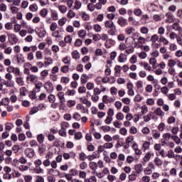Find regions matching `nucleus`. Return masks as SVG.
<instances>
[{
	"label": "nucleus",
	"instance_id": "f8f14e48",
	"mask_svg": "<svg viewBox=\"0 0 182 182\" xmlns=\"http://www.w3.org/2000/svg\"><path fill=\"white\" fill-rule=\"evenodd\" d=\"M144 43H146V38L143 36H139L137 39V42L135 43L134 48L136 46L139 48V45L141 46L144 45Z\"/></svg>",
	"mask_w": 182,
	"mask_h": 182
},
{
	"label": "nucleus",
	"instance_id": "4468645a",
	"mask_svg": "<svg viewBox=\"0 0 182 182\" xmlns=\"http://www.w3.org/2000/svg\"><path fill=\"white\" fill-rule=\"evenodd\" d=\"M57 96L60 100V103L61 105H63L66 102V100L65 99V93L63 92H59L57 94Z\"/></svg>",
	"mask_w": 182,
	"mask_h": 182
},
{
	"label": "nucleus",
	"instance_id": "a18cd8bd",
	"mask_svg": "<svg viewBox=\"0 0 182 182\" xmlns=\"http://www.w3.org/2000/svg\"><path fill=\"white\" fill-rule=\"evenodd\" d=\"M140 31L141 33H143V35H147V33H149V28L146 26H142L140 28Z\"/></svg>",
	"mask_w": 182,
	"mask_h": 182
},
{
	"label": "nucleus",
	"instance_id": "1a4fd4ad",
	"mask_svg": "<svg viewBox=\"0 0 182 182\" xmlns=\"http://www.w3.org/2000/svg\"><path fill=\"white\" fill-rule=\"evenodd\" d=\"M127 87L128 89V95L129 96H134V90H133L134 86H133V83L128 82L127 85Z\"/></svg>",
	"mask_w": 182,
	"mask_h": 182
},
{
	"label": "nucleus",
	"instance_id": "6e6d98bb",
	"mask_svg": "<svg viewBox=\"0 0 182 182\" xmlns=\"http://www.w3.org/2000/svg\"><path fill=\"white\" fill-rule=\"evenodd\" d=\"M117 120H124V114L122 112H118L116 115Z\"/></svg>",
	"mask_w": 182,
	"mask_h": 182
},
{
	"label": "nucleus",
	"instance_id": "a211bd4d",
	"mask_svg": "<svg viewBox=\"0 0 182 182\" xmlns=\"http://www.w3.org/2000/svg\"><path fill=\"white\" fill-rule=\"evenodd\" d=\"M164 18V15H163L162 14H155L153 16V19L154 22H160V21H161Z\"/></svg>",
	"mask_w": 182,
	"mask_h": 182
},
{
	"label": "nucleus",
	"instance_id": "f3484780",
	"mask_svg": "<svg viewBox=\"0 0 182 182\" xmlns=\"http://www.w3.org/2000/svg\"><path fill=\"white\" fill-rule=\"evenodd\" d=\"M4 86L6 87H14L15 82L12 80H7L4 81Z\"/></svg>",
	"mask_w": 182,
	"mask_h": 182
},
{
	"label": "nucleus",
	"instance_id": "9d476101",
	"mask_svg": "<svg viewBox=\"0 0 182 182\" xmlns=\"http://www.w3.org/2000/svg\"><path fill=\"white\" fill-rule=\"evenodd\" d=\"M154 120L156 119V116L153 115V112H150L148 114L144 116V121L147 123L148 122H150V120Z\"/></svg>",
	"mask_w": 182,
	"mask_h": 182
},
{
	"label": "nucleus",
	"instance_id": "f704fd0d",
	"mask_svg": "<svg viewBox=\"0 0 182 182\" xmlns=\"http://www.w3.org/2000/svg\"><path fill=\"white\" fill-rule=\"evenodd\" d=\"M87 8L90 12H93L96 9L95 6V4H93V3H89L87 6Z\"/></svg>",
	"mask_w": 182,
	"mask_h": 182
},
{
	"label": "nucleus",
	"instance_id": "7c9ffc66",
	"mask_svg": "<svg viewBox=\"0 0 182 182\" xmlns=\"http://www.w3.org/2000/svg\"><path fill=\"white\" fill-rule=\"evenodd\" d=\"M86 31L85 30H80L77 32V35L79 36V38H80L81 39H83V38H85L86 36Z\"/></svg>",
	"mask_w": 182,
	"mask_h": 182
},
{
	"label": "nucleus",
	"instance_id": "c756f323",
	"mask_svg": "<svg viewBox=\"0 0 182 182\" xmlns=\"http://www.w3.org/2000/svg\"><path fill=\"white\" fill-rule=\"evenodd\" d=\"M87 79H89V77L87 76V75L86 74L82 75L80 77L81 83H82V85H85V83L87 82Z\"/></svg>",
	"mask_w": 182,
	"mask_h": 182
},
{
	"label": "nucleus",
	"instance_id": "4d7b16f0",
	"mask_svg": "<svg viewBox=\"0 0 182 182\" xmlns=\"http://www.w3.org/2000/svg\"><path fill=\"white\" fill-rule=\"evenodd\" d=\"M29 9L31 12H36L38 11V6L36 4H31L29 6Z\"/></svg>",
	"mask_w": 182,
	"mask_h": 182
},
{
	"label": "nucleus",
	"instance_id": "72a5a7b5",
	"mask_svg": "<svg viewBox=\"0 0 182 182\" xmlns=\"http://www.w3.org/2000/svg\"><path fill=\"white\" fill-rule=\"evenodd\" d=\"M67 16L69 19H72L76 16V13H75L73 10H70L67 14Z\"/></svg>",
	"mask_w": 182,
	"mask_h": 182
},
{
	"label": "nucleus",
	"instance_id": "8fccbe9b",
	"mask_svg": "<svg viewBox=\"0 0 182 182\" xmlns=\"http://www.w3.org/2000/svg\"><path fill=\"white\" fill-rule=\"evenodd\" d=\"M157 41H159V36L157 34H154L153 36H151V42H152V43H156Z\"/></svg>",
	"mask_w": 182,
	"mask_h": 182
},
{
	"label": "nucleus",
	"instance_id": "680f3d73",
	"mask_svg": "<svg viewBox=\"0 0 182 182\" xmlns=\"http://www.w3.org/2000/svg\"><path fill=\"white\" fill-rule=\"evenodd\" d=\"M93 28L97 32H102V26L99 24H95L93 26Z\"/></svg>",
	"mask_w": 182,
	"mask_h": 182
},
{
	"label": "nucleus",
	"instance_id": "2f4dec72",
	"mask_svg": "<svg viewBox=\"0 0 182 182\" xmlns=\"http://www.w3.org/2000/svg\"><path fill=\"white\" fill-rule=\"evenodd\" d=\"M51 18L53 21H58L59 19V14H58V12L56 11H52L51 12Z\"/></svg>",
	"mask_w": 182,
	"mask_h": 182
},
{
	"label": "nucleus",
	"instance_id": "c9c22d12",
	"mask_svg": "<svg viewBox=\"0 0 182 182\" xmlns=\"http://www.w3.org/2000/svg\"><path fill=\"white\" fill-rule=\"evenodd\" d=\"M141 113L143 114H147L149 113V108L146 105H142L141 107Z\"/></svg>",
	"mask_w": 182,
	"mask_h": 182
},
{
	"label": "nucleus",
	"instance_id": "a19ab883",
	"mask_svg": "<svg viewBox=\"0 0 182 182\" xmlns=\"http://www.w3.org/2000/svg\"><path fill=\"white\" fill-rule=\"evenodd\" d=\"M37 140L40 144L43 143V141H45V136H43L42 134H38L37 136Z\"/></svg>",
	"mask_w": 182,
	"mask_h": 182
},
{
	"label": "nucleus",
	"instance_id": "5fc2aeb1",
	"mask_svg": "<svg viewBox=\"0 0 182 182\" xmlns=\"http://www.w3.org/2000/svg\"><path fill=\"white\" fill-rule=\"evenodd\" d=\"M28 90H26V87H23L20 89V96H26V92Z\"/></svg>",
	"mask_w": 182,
	"mask_h": 182
},
{
	"label": "nucleus",
	"instance_id": "5701e85b",
	"mask_svg": "<svg viewBox=\"0 0 182 182\" xmlns=\"http://www.w3.org/2000/svg\"><path fill=\"white\" fill-rule=\"evenodd\" d=\"M12 129H14V123L6 122L5 124V130H6V132H11Z\"/></svg>",
	"mask_w": 182,
	"mask_h": 182
},
{
	"label": "nucleus",
	"instance_id": "4c0bfd02",
	"mask_svg": "<svg viewBox=\"0 0 182 182\" xmlns=\"http://www.w3.org/2000/svg\"><path fill=\"white\" fill-rule=\"evenodd\" d=\"M67 21H68V18H66L65 17H63L59 19L58 20L59 26H63V25H65V23H66Z\"/></svg>",
	"mask_w": 182,
	"mask_h": 182
},
{
	"label": "nucleus",
	"instance_id": "37998d69",
	"mask_svg": "<svg viewBox=\"0 0 182 182\" xmlns=\"http://www.w3.org/2000/svg\"><path fill=\"white\" fill-rule=\"evenodd\" d=\"M36 58L39 60L43 59V54L42 53V51L41 50L37 51L36 53Z\"/></svg>",
	"mask_w": 182,
	"mask_h": 182
},
{
	"label": "nucleus",
	"instance_id": "4be33fe9",
	"mask_svg": "<svg viewBox=\"0 0 182 182\" xmlns=\"http://www.w3.org/2000/svg\"><path fill=\"white\" fill-rule=\"evenodd\" d=\"M57 8L61 14H66L68 12V7L65 5H58Z\"/></svg>",
	"mask_w": 182,
	"mask_h": 182
},
{
	"label": "nucleus",
	"instance_id": "49530a36",
	"mask_svg": "<svg viewBox=\"0 0 182 182\" xmlns=\"http://www.w3.org/2000/svg\"><path fill=\"white\" fill-rule=\"evenodd\" d=\"M171 139L176 144H180V143H181V139L178 137V136H172Z\"/></svg>",
	"mask_w": 182,
	"mask_h": 182
},
{
	"label": "nucleus",
	"instance_id": "20e7f679",
	"mask_svg": "<svg viewBox=\"0 0 182 182\" xmlns=\"http://www.w3.org/2000/svg\"><path fill=\"white\" fill-rule=\"evenodd\" d=\"M6 71L9 73H14L15 76H21V70L18 68L9 66V68H6Z\"/></svg>",
	"mask_w": 182,
	"mask_h": 182
},
{
	"label": "nucleus",
	"instance_id": "f03ea898",
	"mask_svg": "<svg viewBox=\"0 0 182 182\" xmlns=\"http://www.w3.org/2000/svg\"><path fill=\"white\" fill-rule=\"evenodd\" d=\"M136 41V39L132 36L127 37L125 39V43L129 49L125 50V53L127 55H130V53H133L134 52V48L133 47V42Z\"/></svg>",
	"mask_w": 182,
	"mask_h": 182
},
{
	"label": "nucleus",
	"instance_id": "dca6fc26",
	"mask_svg": "<svg viewBox=\"0 0 182 182\" xmlns=\"http://www.w3.org/2000/svg\"><path fill=\"white\" fill-rule=\"evenodd\" d=\"M132 149L133 150H134L135 154H136L137 156H140V154H141V150L139 149V145L137 144V143H133Z\"/></svg>",
	"mask_w": 182,
	"mask_h": 182
},
{
	"label": "nucleus",
	"instance_id": "a878e982",
	"mask_svg": "<svg viewBox=\"0 0 182 182\" xmlns=\"http://www.w3.org/2000/svg\"><path fill=\"white\" fill-rule=\"evenodd\" d=\"M149 63L152 65L153 69H157V60L155 58H152L149 60Z\"/></svg>",
	"mask_w": 182,
	"mask_h": 182
},
{
	"label": "nucleus",
	"instance_id": "bf43d9fd",
	"mask_svg": "<svg viewBox=\"0 0 182 182\" xmlns=\"http://www.w3.org/2000/svg\"><path fill=\"white\" fill-rule=\"evenodd\" d=\"M89 166L91 170H96L97 168V163L96 162H90Z\"/></svg>",
	"mask_w": 182,
	"mask_h": 182
},
{
	"label": "nucleus",
	"instance_id": "0eeeda50",
	"mask_svg": "<svg viewBox=\"0 0 182 182\" xmlns=\"http://www.w3.org/2000/svg\"><path fill=\"white\" fill-rule=\"evenodd\" d=\"M26 81L28 83H36L38 82V75L34 74H28L26 77Z\"/></svg>",
	"mask_w": 182,
	"mask_h": 182
},
{
	"label": "nucleus",
	"instance_id": "7ed1b4c3",
	"mask_svg": "<svg viewBox=\"0 0 182 182\" xmlns=\"http://www.w3.org/2000/svg\"><path fill=\"white\" fill-rule=\"evenodd\" d=\"M7 36L10 45H16V43H18V41L19 40L18 39V37L15 34L12 33H7Z\"/></svg>",
	"mask_w": 182,
	"mask_h": 182
},
{
	"label": "nucleus",
	"instance_id": "774afa93",
	"mask_svg": "<svg viewBox=\"0 0 182 182\" xmlns=\"http://www.w3.org/2000/svg\"><path fill=\"white\" fill-rule=\"evenodd\" d=\"M4 53H5V55H11V53H12V48L11 47H7L4 50Z\"/></svg>",
	"mask_w": 182,
	"mask_h": 182
},
{
	"label": "nucleus",
	"instance_id": "13d9d810",
	"mask_svg": "<svg viewBox=\"0 0 182 182\" xmlns=\"http://www.w3.org/2000/svg\"><path fill=\"white\" fill-rule=\"evenodd\" d=\"M57 28H58V23H56L55 22L52 23L50 26V31H52L53 32H55V31H56Z\"/></svg>",
	"mask_w": 182,
	"mask_h": 182
},
{
	"label": "nucleus",
	"instance_id": "e2e57ef3",
	"mask_svg": "<svg viewBox=\"0 0 182 182\" xmlns=\"http://www.w3.org/2000/svg\"><path fill=\"white\" fill-rule=\"evenodd\" d=\"M159 42H161L164 45H167L168 43V40L163 36H161L159 38Z\"/></svg>",
	"mask_w": 182,
	"mask_h": 182
},
{
	"label": "nucleus",
	"instance_id": "2eb2a0df",
	"mask_svg": "<svg viewBox=\"0 0 182 182\" xmlns=\"http://www.w3.org/2000/svg\"><path fill=\"white\" fill-rule=\"evenodd\" d=\"M114 76H116V77H120V75H122V66L120 65H116L114 68Z\"/></svg>",
	"mask_w": 182,
	"mask_h": 182
},
{
	"label": "nucleus",
	"instance_id": "bb28decb",
	"mask_svg": "<svg viewBox=\"0 0 182 182\" xmlns=\"http://www.w3.org/2000/svg\"><path fill=\"white\" fill-rule=\"evenodd\" d=\"M16 82L17 85H18L19 86H23V85H25V82L23 81V77H16Z\"/></svg>",
	"mask_w": 182,
	"mask_h": 182
},
{
	"label": "nucleus",
	"instance_id": "c03bdc74",
	"mask_svg": "<svg viewBox=\"0 0 182 182\" xmlns=\"http://www.w3.org/2000/svg\"><path fill=\"white\" fill-rule=\"evenodd\" d=\"M177 62L174 60V59H170L168 63V66L169 68H174L176 66Z\"/></svg>",
	"mask_w": 182,
	"mask_h": 182
},
{
	"label": "nucleus",
	"instance_id": "393cba45",
	"mask_svg": "<svg viewBox=\"0 0 182 182\" xmlns=\"http://www.w3.org/2000/svg\"><path fill=\"white\" fill-rule=\"evenodd\" d=\"M136 32V29L133 27H128L125 29V33L127 35H133Z\"/></svg>",
	"mask_w": 182,
	"mask_h": 182
},
{
	"label": "nucleus",
	"instance_id": "aec40b11",
	"mask_svg": "<svg viewBox=\"0 0 182 182\" xmlns=\"http://www.w3.org/2000/svg\"><path fill=\"white\" fill-rule=\"evenodd\" d=\"M80 16H81L82 21H89L90 19V16L85 11L80 12Z\"/></svg>",
	"mask_w": 182,
	"mask_h": 182
},
{
	"label": "nucleus",
	"instance_id": "58836bf2",
	"mask_svg": "<svg viewBox=\"0 0 182 182\" xmlns=\"http://www.w3.org/2000/svg\"><path fill=\"white\" fill-rule=\"evenodd\" d=\"M82 8V2L80 1L76 0L75 2L74 9H80Z\"/></svg>",
	"mask_w": 182,
	"mask_h": 182
},
{
	"label": "nucleus",
	"instance_id": "f257e3e1",
	"mask_svg": "<svg viewBox=\"0 0 182 182\" xmlns=\"http://www.w3.org/2000/svg\"><path fill=\"white\" fill-rule=\"evenodd\" d=\"M105 27L107 29H109L107 31L108 35L110 36H116V32H117V28L116 27V25H114V23L113 21L107 20L104 23Z\"/></svg>",
	"mask_w": 182,
	"mask_h": 182
},
{
	"label": "nucleus",
	"instance_id": "423d86ee",
	"mask_svg": "<svg viewBox=\"0 0 182 182\" xmlns=\"http://www.w3.org/2000/svg\"><path fill=\"white\" fill-rule=\"evenodd\" d=\"M151 110H154L153 115L156 114V116H159V117H163L165 114L164 112H163V109L160 107H151Z\"/></svg>",
	"mask_w": 182,
	"mask_h": 182
},
{
	"label": "nucleus",
	"instance_id": "cd10ccee",
	"mask_svg": "<svg viewBox=\"0 0 182 182\" xmlns=\"http://www.w3.org/2000/svg\"><path fill=\"white\" fill-rule=\"evenodd\" d=\"M154 162L158 167H160V166H163V161L159 157L155 158Z\"/></svg>",
	"mask_w": 182,
	"mask_h": 182
},
{
	"label": "nucleus",
	"instance_id": "603ef678",
	"mask_svg": "<svg viewBox=\"0 0 182 182\" xmlns=\"http://www.w3.org/2000/svg\"><path fill=\"white\" fill-rule=\"evenodd\" d=\"M75 105H76V101H75V100H70L67 101V106L68 107H73V106H75Z\"/></svg>",
	"mask_w": 182,
	"mask_h": 182
},
{
	"label": "nucleus",
	"instance_id": "e433bc0d",
	"mask_svg": "<svg viewBox=\"0 0 182 182\" xmlns=\"http://www.w3.org/2000/svg\"><path fill=\"white\" fill-rule=\"evenodd\" d=\"M73 59H80V54L78 53L77 50H74L72 53Z\"/></svg>",
	"mask_w": 182,
	"mask_h": 182
},
{
	"label": "nucleus",
	"instance_id": "473e14b6",
	"mask_svg": "<svg viewBox=\"0 0 182 182\" xmlns=\"http://www.w3.org/2000/svg\"><path fill=\"white\" fill-rule=\"evenodd\" d=\"M141 65L144 66V69L145 70H148V72H151V66L149 65L147 63H141Z\"/></svg>",
	"mask_w": 182,
	"mask_h": 182
},
{
	"label": "nucleus",
	"instance_id": "052dcab7",
	"mask_svg": "<svg viewBox=\"0 0 182 182\" xmlns=\"http://www.w3.org/2000/svg\"><path fill=\"white\" fill-rule=\"evenodd\" d=\"M70 79L68 77H62L60 79L61 83H65V85H67L68 82H70Z\"/></svg>",
	"mask_w": 182,
	"mask_h": 182
},
{
	"label": "nucleus",
	"instance_id": "0e129e2a",
	"mask_svg": "<svg viewBox=\"0 0 182 182\" xmlns=\"http://www.w3.org/2000/svg\"><path fill=\"white\" fill-rule=\"evenodd\" d=\"M169 50L171 52H173L174 50H177V45H176L175 43H171L169 46Z\"/></svg>",
	"mask_w": 182,
	"mask_h": 182
},
{
	"label": "nucleus",
	"instance_id": "79ce46f5",
	"mask_svg": "<svg viewBox=\"0 0 182 182\" xmlns=\"http://www.w3.org/2000/svg\"><path fill=\"white\" fill-rule=\"evenodd\" d=\"M143 11L140 9H135L134 10V14L135 16H141Z\"/></svg>",
	"mask_w": 182,
	"mask_h": 182
},
{
	"label": "nucleus",
	"instance_id": "412c9836",
	"mask_svg": "<svg viewBox=\"0 0 182 182\" xmlns=\"http://www.w3.org/2000/svg\"><path fill=\"white\" fill-rule=\"evenodd\" d=\"M134 168L136 174H140V173L143 171V165H141V164H138L135 165Z\"/></svg>",
	"mask_w": 182,
	"mask_h": 182
},
{
	"label": "nucleus",
	"instance_id": "de8ad7c7",
	"mask_svg": "<svg viewBox=\"0 0 182 182\" xmlns=\"http://www.w3.org/2000/svg\"><path fill=\"white\" fill-rule=\"evenodd\" d=\"M48 101L50 102V103H55V100H56V97L54 95H50L48 97Z\"/></svg>",
	"mask_w": 182,
	"mask_h": 182
},
{
	"label": "nucleus",
	"instance_id": "6ab92c4d",
	"mask_svg": "<svg viewBox=\"0 0 182 182\" xmlns=\"http://www.w3.org/2000/svg\"><path fill=\"white\" fill-rule=\"evenodd\" d=\"M146 79L148 82H153V83L155 84V86H158L159 87H160V86L157 85V83H159V81L154 79V76L149 75L146 77Z\"/></svg>",
	"mask_w": 182,
	"mask_h": 182
},
{
	"label": "nucleus",
	"instance_id": "b1692460",
	"mask_svg": "<svg viewBox=\"0 0 182 182\" xmlns=\"http://www.w3.org/2000/svg\"><path fill=\"white\" fill-rule=\"evenodd\" d=\"M172 28L174 31H178V32H179V33H181L182 32V28L181 27H180V24L177 23H174L172 25Z\"/></svg>",
	"mask_w": 182,
	"mask_h": 182
},
{
	"label": "nucleus",
	"instance_id": "ddd939ff",
	"mask_svg": "<svg viewBox=\"0 0 182 182\" xmlns=\"http://www.w3.org/2000/svg\"><path fill=\"white\" fill-rule=\"evenodd\" d=\"M118 25L122 28L127 25V20L123 17H119L117 21Z\"/></svg>",
	"mask_w": 182,
	"mask_h": 182
},
{
	"label": "nucleus",
	"instance_id": "69168bd1",
	"mask_svg": "<svg viewBox=\"0 0 182 182\" xmlns=\"http://www.w3.org/2000/svg\"><path fill=\"white\" fill-rule=\"evenodd\" d=\"M114 106L117 110H120V109H122V104L120 101H117L114 103Z\"/></svg>",
	"mask_w": 182,
	"mask_h": 182
},
{
	"label": "nucleus",
	"instance_id": "9b49d317",
	"mask_svg": "<svg viewBox=\"0 0 182 182\" xmlns=\"http://www.w3.org/2000/svg\"><path fill=\"white\" fill-rule=\"evenodd\" d=\"M26 66H28V68H30V70L33 73H38L39 72V68L35 65L32 66V64H31L30 63H26Z\"/></svg>",
	"mask_w": 182,
	"mask_h": 182
},
{
	"label": "nucleus",
	"instance_id": "864d4df0",
	"mask_svg": "<svg viewBox=\"0 0 182 182\" xmlns=\"http://www.w3.org/2000/svg\"><path fill=\"white\" fill-rule=\"evenodd\" d=\"M168 73L171 76H176V69L173 67H170V68H168Z\"/></svg>",
	"mask_w": 182,
	"mask_h": 182
},
{
	"label": "nucleus",
	"instance_id": "3c124183",
	"mask_svg": "<svg viewBox=\"0 0 182 182\" xmlns=\"http://www.w3.org/2000/svg\"><path fill=\"white\" fill-rule=\"evenodd\" d=\"M40 15L42 18H46L48 16V10L46 9H43L40 12Z\"/></svg>",
	"mask_w": 182,
	"mask_h": 182
},
{
	"label": "nucleus",
	"instance_id": "338daca9",
	"mask_svg": "<svg viewBox=\"0 0 182 182\" xmlns=\"http://www.w3.org/2000/svg\"><path fill=\"white\" fill-rule=\"evenodd\" d=\"M138 48H142L143 50H144V52H149L150 50V47L149 46H138Z\"/></svg>",
	"mask_w": 182,
	"mask_h": 182
},
{
	"label": "nucleus",
	"instance_id": "09e8293b",
	"mask_svg": "<svg viewBox=\"0 0 182 182\" xmlns=\"http://www.w3.org/2000/svg\"><path fill=\"white\" fill-rule=\"evenodd\" d=\"M86 176H87V173H86L84 171H80L79 172V178L82 179H86Z\"/></svg>",
	"mask_w": 182,
	"mask_h": 182
},
{
	"label": "nucleus",
	"instance_id": "6e6552de",
	"mask_svg": "<svg viewBox=\"0 0 182 182\" xmlns=\"http://www.w3.org/2000/svg\"><path fill=\"white\" fill-rule=\"evenodd\" d=\"M43 87L48 93H52V91L53 90V84L50 81H47L43 85Z\"/></svg>",
	"mask_w": 182,
	"mask_h": 182
},
{
	"label": "nucleus",
	"instance_id": "c85d7f7f",
	"mask_svg": "<svg viewBox=\"0 0 182 182\" xmlns=\"http://www.w3.org/2000/svg\"><path fill=\"white\" fill-rule=\"evenodd\" d=\"M142 149L144 151H146V150H149V149H150V142L145 141L142 145Z\"/></svg>",
	"mask_w": 182,
	"mask_h": 182
},
{
	"label": "nucleus",
	"instance_id": "ea45409f",
	"mask_svg": "<svg viewBox=\"0 0 182 182\" xmlns=\"http://www.w3.org/2000/svg\"><path fill=\"white\" fill-rule=\"evenodd\" d=\"M166 156L167 157H168V159H176V154H174V151H173V150L171 149L168 151V154Z\"/></svg>",
	"mask_w": 182,
	"mask_h": 182
},
{
	"label": "nucleus",
	"instance_id": "39448f33",
	"mask_svg": "<svg viewBox=\"0 0 182 182\" xmlns=\"http://www.w3.org/2000/svg\"><path fill=\"white\" fill-rule=\"evenodd\" d=\"M24 154L28 159H33L35 157V150L32 148H27L24 151Z\"/></svg>",
	"mask_w": 182,
	"mask_h": 182
}]
</instances>
